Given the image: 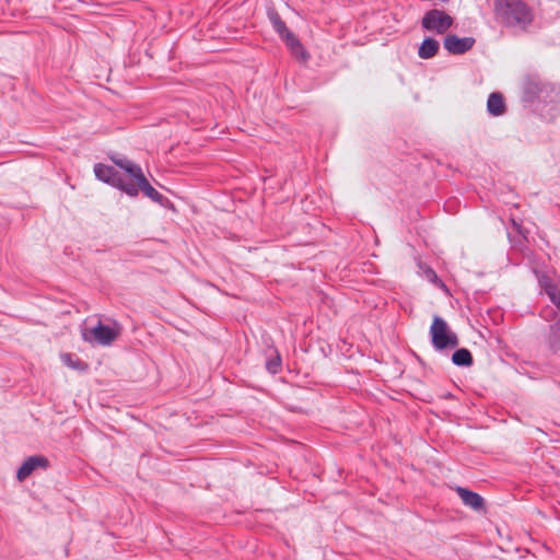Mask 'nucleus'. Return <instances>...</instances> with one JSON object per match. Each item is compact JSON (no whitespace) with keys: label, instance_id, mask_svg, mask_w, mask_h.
Returning a JSON list of instances; mask_svg holds the SVG:
<instances>
[{"label":"nucleus","instance_id":"f257e3e1","mask_svg":"<svg viewBox=\"0 0 560 560\" xmlns=\"http://www.w3.org/2000/svg\"><path fill=\"white\" fill-rule=\"evenodd\" d=\"M493 12L505 27L527 31L535 21L534 9L524 0H494Z\"/></svg>","mask_w":560,"mask_h":560},{"label":"nucleus","instance_id":"f03ea898","mask_svg":"<svg viewBox=\"0 0 560 560\" xmlns=\"http://www.w3.org/2000/svg\"><path fill=\"white\" fill-rule=\"evenodd\" d=\"M521 101L524 105L557 104L560 90L537 73H526L521 80Z\"/></svg>","mask_w":560,"mask_h":560},{"label":"nucleus","instance_id":"7ed1b4c3","mask_svg":"<svg viewBox=\"0 0 560 560\" xmlns=\"http://www.w3.org/2000/svg\"><path fill=\"white\" fill-rule=\"evenodd\" d=\"M110 160L116 166L126 172V174L131 178L132 183L136 184L138 192L141 190L144 194V196H147L152 201L163 207L170 202V200L164 195L159 192L149 183L140 165L136 164L135 162L130 161L125 156H112Z\"/></svg>","mask_w":560,"mask_h":560},{"label":"nucleus","instance_id":"20e7f679","mask_svg":"<svg viewBox=\"0 0 560 560\" xmlns=\"http://www.w3.org/2000/svg\"><path fill=\"white\" fill-rule=\"evenodd\" d=\"M94 174L98 180L120 189L129 197L138 196V188L136 184L132 183L131 178L129 177V179H127L126 177L121 176V174H119V172L116 171L114 166L97 163L94 166Z\"/></svg>","mask_w":560,"mask_h":560},{"label":"nucleus","instance_id":"39448f33","mask_svg":"<svg viewBox=\"0 0 560 560\" xmlns=\"http://www.w3.org/2000/svg\"><path fill=\"white\" fill-rule=\"evenodd\" d=\"M430 335L432 346L435 350L453 349L458 346V337L448 329L446 322L440 316L433 318Z\"/></svg>","mask_w":560,"mask_h":560},{"label":"nucleus","instance_id":"423d86ee","mask_svg":"<svg viewBox=\"0 0 560 560\" xmlns=\"http://www.w3.org/2000/svg\"><path fill=\"white\" fill-rule=\"evenodd\" d=\"M454 24V19L445 11L431 9L424 13L421 20V26L428 32H434L439 35L445 34Z\"/></svg>","mask_w":560,"mask_h":560},{"label":"nucleus","instance_id":"0eeeda50","mask_svg":"<svg viewBox=\"0 0 560 560\" xmlns=\"http://www.w3.org/2000/svg\"><path fill=\"white\" fill-rule=\"evenodd\" d=\"M120 331L119 329H114L107 325L102 324V322H98V324L93 327L89 332H83V339L86 341H91V338L89 335H91L98 345L102 346H109L113 341L117 339Z\"/></svg>","mask_w":560,"mask_h":560},{"label":"nucleus","instance_id":"6e6552de","mask_svg":"<svg viewBox=\"0 0 560 560\" xmlns=\"http://www.w3.org/2000/svg\"><path fill=\"white\" fill-rule=\"evenodd\" d=\"M475 43L474 37H458L455 34H448L443 40V46L452 55H463L470 50Z\"/></svg>","mask_w":560,"mask_h":560},{"label":"nucleus","instance_id":"1a4fd4ad","mask_svg":"<svg viewBox=\"0 0 560 560\" xmlns=\"http://www.w3.org/2000/svg\"><path fill=\"white\" fill-rule=\"evenodd\" d=\"M48 467L49 460L47 457L42 455L30 456L18 469L16 478L19 481H24L37 468L47 469Z\"/></svg>","mask_w":560,"mask_h":560},{"label":"nucleus","instance_id":"9d476101","mask_svg":"<svg viewBox=\"0 0 560 560\" xmlns=\"http://www.w3.org/2000/svg\"><path fill=\"white\" fill-rule=\"evenodd\" d=\"M455 491L466 506L475 511H481L485 509V500L479 493L460 486H457Z\"/></svg>","mask_w":560,"mask_h":560},{"label":"nucleus","instance_id":"9b49d317","mask_svg":"<svg viewBox=\"0 0 560 560\" xmlns=\"http://www.w3.org/2000/svg\"><path fill=\"white\" fill-rule=\"evenodd\" d=\"M288 46L291 54L301 59L302 61H306L310 58V55L305 50L301 40L296 37L294 33L287 34V37L282 39Z\"/></svg>","mask_w":560,"mask_h":560},{"label":"nucleus","instance_id":"f8f14e48","mask_svg":"<svg viewBox=\"0 0 560 560\" xmlns=\"http://www.w3.org/2000/svg\"><path fill=\"white\" fill-rule=\"evenodd\" d=\"M487 109L494 117L503 115L506 112L503 95L499 92L491 93L487 101Z\"/></svg>","mask_w":560,"mask_h":560},{"label":"nucleus","instance_id":"ddd939ff","mask_svg":"<svg viewBox=\"0 0 560 560\" xmlns=\"http://www.w3.org/2000/svg\"><path fill=\"white\" fill-rule=\"evenodd\" d=\"M546 343L553 353L560 350V317L549 326V332L546 337Z\"/></svg>","mask_w":560,"mask_h":560},{"label":"nucleus","instance_id":"4468645a","mask_svg":"<svg viewBox=\"0 0 560 560\" xmlns=\"http://www.w3.org/2000/svg\"><path fill=\"white\" fill-rule=\"evenodd\" d=\"M439 48L440 44L436 39L432 37H425L418 49V56L421 59H430L438 54Z\"/></svg>","mask_w":560,"mask_h":560},{"label":"nucleus","instance_id":"2eb2a0df","mask_svg":"<svg viewBox=\"0 0 560 560\" xmlns=\"http://www.w3.org/2000/svg\"><path fill=\"white\" fill-rule=\"evenodd\" d=\"M268 19L275 30V32L280 36L281 39L287 37V34H291L292 32L287 27L285 22L281 19L279 13L276 10L268 11Z\"/></svg>","mask_w":560,"mask_h":560},{"label":"nucleus","instance_id":"dca6fc26","mask_svg":"<svg viewBox=\"0 0 560 560\" xmlns=\"http://www.w3.org/2000/svg\"><path fill=\"white\" fill-rule=\"evenodd\" d=\"M418 267L421 271V276L424 279H427L429 282H431L432 284H434L435 287H438L440 289H446L445 283L439 278L436 272L430 266L420 261L418 264Z\"/></svg>","mask_w":560,"mask_h":560},{"label":"nucleus","instance_id":"f3484780","mask_svg":"<svg viewBox=\"0 0 560 560\" xmlns=\"http://www.w3.org/2000/svg\"><path fill=\"white\" fill-rule=\"evenodd\" d=\"M452 362L457 366H471L474 363L472 354L466 348L457 349L452 355Z\"/></svg>","mask_w":560,"mask_h":560},{"label":"nucleus","instance_id":"a211bd4d","mask_svg":"<svg viewBox=\"0 0 560 560\" xmlns=\"http://www.w3.org/2000/svg\"><path fill=\"white\" fill-rule=\"evenodd\" d=\"M282 360L279 351L273 349L269 357L266 359V370L271 374L281 372Z\"/></svg>","mask_w":560,"mask_h":560},{"label":"nucleus","instance_id":"6ab92c4d","mask_svg":"<svg viewBox=\"0 0 560 560\" xmlns=\"http://www.w3.org/2000/svg\"><path fill=\"white\" fill-rule=\"evenodd\" d=\"M539 283H540L541 288L545 290V292L548 294V296L550 299H553L555 292L558 291V288L552 282V280L547 276H542L539 278Z\"/></svg>","mask_w":560,"mask_h":560},{"label":"nucleus","instance_id":"aec40b11","mask_svg":"<svg viewBox=\"0 0 560 560\" xmlns=\"http://www.w3.org/2000/svg\"><path fill=\"white\" fill-rule=\"evenodd\" d=\"M63 362L68 364L69 366L73 369H79L80 361L77 360L75 362L72 361L71 354H65L62 355Z\"/></svg>","mask_w":560,"mask_h":560},{"label":"nucleus","instance_id":"412c9836","mask_svg":"<svg viewBox=\"0 0 560 560\" xmlns=\"http://www.w3.org/2000/svg\"><path fill=\"white\" fill-rule=\"evenodd\" d=\"M550 300L557 306V308L560 310V292H559V290L555 292V298L550 299Z\"/></svg>","mask_w":560,"mask_h":560}]
</instances>
